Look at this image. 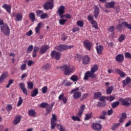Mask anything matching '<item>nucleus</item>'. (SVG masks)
<instances>
[{
	"label": "nucleus",
	"instance_id": "f257e3e1",
	"mask_svg": "<svg viewBox=\"0 0 131 131\" xmlns=\"http://www.w3.org/2000/svg\"><path fill=\"white\" fill-rule=\"evenodd\" d=\"M60 71L63 72L64 75H70L75 71V67L73 66H68V64H64L62 67H58Z\"/></svg>",
	"mask_w": 131,
	"mask_h": 131
},
{
	"label": "nucleus",
	"instance_id": "f03ea898",
	"mask_svg": "<svg viewBox=\"0 0 131 131\" xmlns=\"http://www.w3.org/2000/svg\"><path fill=\"white\" fill-rule=\"evenodd\" d=\"M98 66L97 64H94L92 68H91V70L90 71H87L85 73L84 76V80H88L90 77L91 78H95L96 77V75H95V73L96 71H98Z\"/></svg>",
	"mask_w": 131,
	"mask_h": 131
},
{
	"label": "nucleus",
	"instance_id": "7ed1b4c3",
	"mask_svg": "<svg viewBox=\"0 0 131 131\" xmlns=\"http://www.w3.org/2000/svg\"><path fill=\"white\" fill-rule=\"evenodd\" d=\"M0 29L6 35V36H8L11 34V31L10 30V27L6 23H4V20L3 19H0Z\"/></svg>",
	"mask_w": 131,
	"mask_h": 131
},
{
	"label": "nucleus",
	"instance_id": "20e7f679",
	"mask_svg": "<svg viewBox=\"0 0 131 131\" xmlns=\"http://www.w3.org/2000/svg\"><path fill=\"white\" fill-rule=\"evenodd\" d=\"M78 91H79V87H77L70 92V94H73V98L74 100H78L79 98L81 97V92Z\"/></svg>",
	"mask_w": 131,
	"mask_h": 131
},
{
	"label": "nucleus",
	"instance_id": "39448f33",
	"mask_svg": "<svg viewBox=\"0 0 131 131\" xmlns=\"http://www.w3.org/2000/svg\"><path fill=\"white\" fill-rule=\"evenodd\" d=\"M74 47V46H68L67 45H60L56 46L54 49L56 51L58 52H63L66 51V50H70V49H72Z\"/></svg>",
	"mask_w": 131,
	"mask_h": 131
},
{
	"label": "nucleus",
	"instance_id": "423d86ee",
	"mask_svg": "<svg viewBox=\"0 0 131 131\" xmlns=\"http://www.w3.org/2000/svg\"><path fill=\"white\" fill-rule=\"evenodd\" d=\"M88 19L90 22H91V24L95 29H99V27L98 26V23L96 20L94 19V16L93 15H89L88 16Z\"/></svg>",
	"mask_w": 131,
	"mask_h": 131
},
{
	"label": "nucleus",
	"instance_id": "0eeeda50",
	"mask_svg": "<svg viewBox=\"0 0 131 131\" xmlns=\"http://www.w3.org/2000/svg\"><path fill=\"white\" fill-rule=\"evenodd\" d=\"M54 0H50L49 2H46L43 4L45 10H52L54 8Z\"/></svg>",
	"mask_w": 131,
	"mask_h": 131
},
{
	"label": "nucleus",
	"instance_id": "6e6552de",
	"mask_svg": "<svg viewBox=\"0 0 131 131\" xmlns=\"http://www.w3.org/2000/svg\"><path fill=\"white\" fill-rule=\"evenodd\" d=\"M51 58H53V59H55V60L59 61V60L61 59V53L53 50L51 53Z\"/></svg>",
	"mask_w": 131,
	"mask_h": 131
},
{
	"label": "nucleus",
	"instance_id": "1a4fd4ad",
	"mask_svg": "<svg viewBox=\"0 0 131 131\" xmlns=\"http://www.w3.org/2000/svg\"><path fill=\"white\" fill-rule=\"evenodd\" d=\"M83 45L88 51L90 52L92 50V47H93V43L90 40L86 39L83 42Z\"/></svg>",
	"mask_w": 131,
	"mask_h": 131
},
{
	"label": "nucleus",
	"instance_id": "9d476101",
	"mask_svg": "<svg viewBox=\"0 0 131 131\" xmlns=\"http://www.w3.org/2000/svg\"><path fill=\"white\" fill-rule=\"evenodd\" d=\"M119 101L122 102V105L124 106H129V105L131 104V99L129 98L125 99H122V98H120Z\"/></svg>",
	"mask_w": 131,
	"mask_h": 131
},
{
	"label": "nucleus",
	"instance_id": "9b49d317",
	"mask_svg": "<svg viewBox=\"0 0 131 131\" xmlns=\"http://www.w3.org/2000/svg\"><path fill=\"white\" fill-rule=\"evenodd\" d=\"M12 17H15V21L17 22L22 21V19H23V15L21 13H16L15 12H13L12 13Z\"/></svg>",
	"mask_w": 131,
	"mask_h": 131
},
{
	"label": "nucleus",
	"instance_id": "f8f14e48",
	"mask_svg": "<svg viewBox=\"0 0 131 131\" xmlns=\"http://www.w3.org/2000/svg\"><path fill=\"white\" fill-rule=\"evenodd\" d=\"M57 116L55 115V114H53L51 121V129H54L55 127H56V126L57 125L56 124V122L57 121Z\"/></svg>",
	"mask_w": 131,
	"mask_h": 131
},
{
	"label": "nucleus",
	"instance_id": "ddd939ff",
	"mask_svg": "<svg viewBox=\"0 0 131 131\" xmlns=\"http://www.w3.org/2000/svg\"><path fill=\"white\" fill-rule=\"evenodd\" d=\"M92 128L94 130L101 131L102 130V125L98 123H93L92 125Z\"/></svg>",
	"mask_w": 131,
	"mask_h": 131
},
{
	"label": "nucleus",
	"instance_id": "4468645a",
	"mask_svg": "<svg viewBox=\"0 0 131 131\" xmlns=\"http://www.w3.org/2000/svg\"><path fill=\"white\" fill-rule=\"evenodd\" d=\"M19 86L21 91H22L23 93L24 94H25V95L26 96H28V90H27V89H26V88L25 87V84H24V83H23V82L20 83L19 84Z\"/></svg>",
	"mask_w": 131,
	"mask_h": 131
},
{
	"label": "nucleus",
	"instance_id": "2eb2a0df",
	"mask_svg": "<svg viewBox=\"0 0 131 131\" xmlns=\"http://www.w3.org/2000/svg\"><path fill=\"white\" fill-rule=\"evenodd\" d=\"M91 61V58L88 55H84L82 57V63L83 65H89Z\"/></svg>",
	"mask_w": 131,
	"mask_h": 131
},
{
	"label": "nucleus",
	"instance_id": "dca6fc26",
	"mask_svg": "<svg viewBox=\"0 0 131 131\" xmlns=\"http://www.w3.org/2000/svg\"><path fill=\"white\" fill-rule=\"evenodd\" d=\"M96 50L98 55H102V54H103L104 47H103L102 45H100L96 47Z\"/></svg>",
	"mask_w": 131,
	"mask_h": 131
},
{
	"label": "nucleus",
	"instance_id": "f3484780",
	"mask_svg": "<svg viewBox=\"0 0 131 131\" xmlns=\"http://www.w3.org/2000/svg\"><path fill=\"white\" fill-rule=\"evenodd\" d=\"M49 49L50 47L48 45L42 46L40 49L39 53L41 55H43Z\"/></svg>",
	"mask_w": 131,
	"mask_h": 131
},
{
	"label": "nucleus",
	"instance_id": "a211bd4d",
	"mask_svg": "<svg viewBox=\"0 0 131 131\" xmlns=\"http://www.w3.org/2000/svg\"><path fill=\"white\" fill-rule=\"evenodd\" d=\"M115 59L117 62L121 63L122 62H123V60H124V56H123V54H118L117 55Z\"/></svg>",
	"mask_w": 131,
	"mask_h": 131
},
{
	"label": "nucleus",
	"instance_id": "6ab92c4d",
	"mask_svg": "<svg viewBox=\"0 0 131 131\" xmlns=\"http://www.w3.org/2000/svg\"><path fill=\"white\" fill-rule=\"evenodd\" d=\"M58 100L59 101H61V100L62 101L63 104H66V103H67V101H68V98L64 97V93H62L59 96Z\"/></svg>",
	"mask_w": 131,
	"mask_h": 131
},
{
	"label": "nucleus",
	"instance_id": "aec40b11",
	"mask_svg": "<svg viewBox=\"0 0 131 131\" xmlns=\"http://www.w3.org/2000/svg\"><path fill=\"white\" fill-rule=\"evenodd\" d=\"M115 6V3L114 2V1H112L111 2L106 3L105 5V7L107 9H112L114 8Z\"/></svg>",
	"mask_w": 131,
	"mask_h": 131
},
{
	"label": "nucleus",
	"instance_id": "412c9836",
	"mask_svg": "<svg viewBox=\"0 0 131 131\" xmlns=\"http://www.w3.org/2000/svg\"><path fill=\"white\" fill-rule=\"evenodd\" d=\"M2 8L3 9H5V10H6V12H7L8 14H11V6L7 4H5L4 5L2 6Z\"/></svg>",
	"mask_w": 131,
	"mask_h": 131
},
{
	"label": "nucleus",
	"instance_id": "4be33fe9",
	"mask_svg": "<svg viewBox=\"0 0 131 131\" xmlns=\"http://www.w3.org/2000/svg\"><path fill=\"white\" fill-rule=\"evenodd\" d=\"M100 13V9L97 6L94 7V17L96 19L99 16V14Z\"/></svg>",
	"mask_w": 131,
	"mask_h": 131
},
{
	"label": "nucleus",
	"instance_id": "5701e85b",
	"mask_svg": "<svg viewBox=\"0 0 131 131\" xmlns=\"http://www.w3.org/2000/svg\"><path fill=\"white\" fill-rule=\"evenodd\" d=\"M41 27H42V23H39L37 24V27L35 28V33L39 34Z\"/></svg>",
	"mask_w": 131,
	"mask_h": 131
},
{
	"label": "nucleus",
	"instance_id": "b1692460",
	"mask_svg": "<svg viewBox=\"0 0 131 131\" xmlns=\"http://www.w3.org/2000/svg\"><path fill=\"white\" fill-rule=\"evenodd\" d=\"M115 72H116V73H118V74H119V75H120L121 77H125V76H126V74H125V73L121 71L118 69H115Z\"/></svg>",
	"mask_w": 131,
	"mask_h": 131
},
{
	"label": "nucleus",
	"instance_id": "393cba45",
	"mask_svg": "<svg viewBox=\"0 0 131 131\" xmlns=\"http://www.w3.org/2000/svg\"><path fill=\"white\" fill-rule=\"evenodd\" d=\"M41 69L43 71H48L51 69V64L50 63H46L41 67Z\"/></svg>",
	"mask_w": 131,
	"mask_h": 131
},
{
	"label": "nucleus",
	"instance_id": "a878e982",
	"mask_svg": "<svg viewBox=\"0 0 131 131\" xmlns=\"http://www.w3.org/2000/svg\"><path fill=\"white\" fill-rule=\"evenodd\" d=\"M8 77V72H5L2 73L0 77V83L3 82L4 79H6Z\"/></svg>",
	"mask_w": 131,
	"mask_h": 131
},
{
	"label": "nucleus",
	"instance_id": "bb28decb",
	"mask_svg": "<svg viewBox=\"0 0 131 131\" xmlns=\"http://www.w3.org/2000/svg\"><path fill=\"white\" fill-rule=\"evenodd\" d=\"M20 121H21V116H17L13 121V124H14V125H16V124H18Z\"/></svg>",
	"mask_w": 131,
	"mask_h": 131
},
{
	"label": "nucleus",
	"instance_id": "cd10ccee",
	"mask_svg": "<svg viewBox=\"0 0 131 131\" xmlns=\"http://www.w3.org/2000/svg\"><path fill=\"white\" fill-rule=\"evenodd\" d=\"M37 95H38V89L37 88H35L32 91L31 96V97H36Z\"/></svg>",
	"mask_w": 131,
	"mask_h": 131
},
{
	"label": "nucleus",
	"instance_id": "c85d7f7f",
	"mask_svg": "<svg viewBox=\"0 0 131 131\" xmlns=\"http://www.w3.org/2000/svg\"><path fill=\"white\" fill-rule=\"evenodd\" d=\"M131 81V79L129 77H127L126 79L123 81L122 83L123 84V88H124L126 84H128Z\"/></svg>",
	"mask_w": 131,
	"mask_h": 131
},
{
	"label": "nucleus",
	"instance_id": "c756f323",
	"mask_svg": "<svg viewBox=\"0 0 131 131\" xmlns=\"http://www.w3.org/2000/svg\"><path fill=\"white\" fill-rule=\"evenodd\" d=\"M58 14H64L65 13V7L64 6H61L58 10Z\"/></svg>",
	"mask_w": 131,
	"mask_h": 131
},
{
	"label": "nucleus",
	"instance_id": "7c9ffc66",
	"mask_svg": "<svg viewBox=\"0 0 131 131\" xmlns=\"http://www.w3.org/2000/svg\"><path fill=\"white\" fill-rule=\"evenodd\" d=\"M52 110H53V108L52 107H50V105L48 104L47 107L46 108L45 115H49V114H50V112H52Z\"/></svg>",
	"mask_w": 131,
	"mask_h": 131
},
{
	"label": "nucleus",
	"instance_id": "2f4dec72",
	"mask_svg": "<svg viewBox=\"0 0 131 131\" xmlns=\"http://www.w3.org/2000/svg\"><path fill=\"white\" fill-rule=\"evenodd\" d=\"M29 18L32 21V22L35 20V14L33 12L30 13L29 14Z\"/></svg>",
	"mask_w": 131,
	"mask_h": 131
},
{
	"label": "nucleus",
	"instance_id": "473e14b6",
	"mask_svg": "<svg viewBox=\"0 0 131 131\" xmlns=\"http://www.w3.org/2000/svg\"><path fill=\"white\" fill-rule=\"evenodd\" d=\"M114 89V86H113V85H111V86L108 87L107 89L106 90L107 95H111V94H112V91H113Z\"/></svg>",
	"mask_w": 131,
	"mask_h": 131
},
{
	"label": "nucleus",
	"instance_id": "72a5a7b5",
	"mask_svg": "<svg viewBox=\"0 0 131 131\" xmlns=\"http://www.w3.org/2000/svg\"><path fill=\"white\" fill-rule=\"evenodd\" d=\"M102 96V93L98 92H95L94 93V95L93 97V98L96 99H99L100 97H101Z\"/></svg>",
	"mask_w": 131,
	"mask_h": 131
},
{
	"label": "nucleus",
	"instance_id": "f704fd0d",
	"mask_svg": "<svg viewBox=\"0 0 131 131\" xmlns=\"http://www.w3.org/2000/svg\"><path fill=\"white\" fill-rule=\"evenodd\" d=\"M28 114L29 116H35L37 113L34 110H30L28 112Z\"/></svg>",
	"mask_w": 131,
	"mask_h": 131
},
{
	"label": "nucleus",
	"instance_id": "c9c22d12",
	"mask_svg": "<svg viewBox=\"0 0 131 131\" xmlns=\"http://www.w3.org/2000/svg\"><path fill=\"white\" fill-rule=\"evenodd\" d=\"M97 106H98V107L103 108V107H105V106H106V101L98 102Z\"/></svg>",
	"mask_w": 131,
	"mask_h": 131
},
{
	"label": "nucleus",
	"instance_id": "e433bc0d",
	"mask_svg": "<svg viewBox=\"0 0 131 131\" xmlns=\"http://www.w3.org/2000/svg\"><path fill=\"white\" fill-rule=\"evenodd\" d=\"M124 39H125V35L122 34L119 36V37L118 39V41H119V42H122V41H123Z\"/></svg>",
	"mask_w": 131,
	"mask_h": 131
},
{
	"label": "nucleus",
	"instance_id": "4c0bfd02",
	"mask_svg": "<svg viewBox=\"0 0 131 131\" xmlns=\"http://www.w3.org/2000/svg\"><path fill=\"white\" fill-rule=\"evenodd\" d=\"M92 116H93V113L86 114L84 119L85 120H89V119H91V118H92Z\"/></svg>",
	"mask_w": 131,
	"mask_h": 131
},
{
	"label": "nucleus",
	"instance_id": "58836bf2",
	"mask_svg": "<svg viewBox=\"0 0 131 131\" xmlns=\"http://www.w3.org/2000/svg\"><path fill=\"white\" fill-rule=\"evenodd\" d=\"M56 126L58 129H59L60 131H66V129H65V127L63 126V125L61 124H57L56 125Z\"/></svg>",
	"mask_w": 131,
	"mask_h": 131
},
{
	"label": "nucleus",
	"instance_id": "ea45409f",
	"mask_svg": "<svg viewBox=\"0 0 131 131\" xmlns=\"http://www.w3.org/2000/svg\"><path fill=\"white\" fill-rule=\"evenodd\" d=\"M33 82L29 81L27 82V87L29 90H32L33 89Z\"/></svg>",
	"mask_w": 131,
	"mask_h": 131
},
{
	"label": "nucleus",
	"instance_id": "a19ab883",
	"mask_svg": "<svg viewBox=\"0 0 131 131\" xmlns=\"http://www.w3.org/2000/svg\"><path fill=\"white\" fill-rule=\"evenodd\" d=\"M119 125H120V123H114L111 127V129H112V130H115V129L117 128V127L119 126Z\"/></svg>",
	"mask_w": 131,
	"mask_h": 131
},
{
	"label": "nucleus",
	"instance_id": "79ce46f5",
	"mask_svg": "<svg viewBox=\"0 0 131 131\" xmlns=\"http://www.w3.org/2000/svg\"><path fill=\"white\" fill-rule=\"evenodd\" d=\"M70 79L72 81H77L78 80V77L76 75H73L71 77Z\"/></svg>",
	"mask_w": 131,
	"mask_h": 131
},
{
	"label": "nucleus",
	"instance_id": "37998d69",
	"mask_svg": "<svg viewBox=\"0 0 131 131\" xmlns=\"http://www.w3.org/2000/svg\"><path fill=\"white\" fill-rule=\"evenodd\" d=\"M119 105V101H115V102H113L111 104V106H112V108H116V107H117Z\"/></svg>",
	"mask_w": 131,
	"mask_h": 131
},
{
	"label": "nucleus",
	"instance_id": "c03bdc74",
	"mask_svg": "<svg viewBox=\"0 0 131 131\" xmlns=\"http://www.w3.org/2000/svg\"><path fill=\"white\" fill-rule=\"evenodd\" d=\"M76 24L79 27H83V25H84V23L82 20H77Z\"/></svg>",
	"mask_w": 131,
	"mask_h": 131
},
{
	"label": "nucleus",
	"instance_id": "a18cd8bd",
	"mask_svg": "<svg viewBox=\"0 0 131 131\" xmlns=\"http://www.w3.org/2000/svg\"><path fill=\"white\" fill-rule=\"evenodd\" d=\"M36 16L37 17H41V15L43 14V11L42 10H37L36 11Z\"/></svg>",
	"mask_w": 131,
	"mask_h": 131
},
{
	"label": "nucleus",
	"instance_id": "49530a36",
	"mask_svg": "<svg viewBox=\"0 0 131 131\" xmlns=\"http://www.w3.org/2000/svg\"><path fill=\"white\" fill-rule=\"evenodd\" d=\"M22 103H23V99H22V97H19L18 101L17 102V106L20 107V106L22 105Z\"/></svg>",
	"mask_w": 131,
	"mask_h": 131
},
{
	"label": "nucleus",
	"instance_id": "de8ad7c7",
	"mask_svg": "<svg viewBox=\"0 0 131 131\" xmlns=\"http://www.w3.org/2000/svg\"><path fill=\"white\" fill-rule=\"evenodd\" d=\"M33 50V46L30 45L29 46V47L27 49V53L28 54H29V53H31V52H32Z\"/></svg>",
	"mask_w": 131,
	"mask_h": 131
},
{
	"label": "nucleus",
	"instance_id": "09e8293b",
	"mask_svg": "<svg viewBox=\"0 0 131 131\" xmlns=\"http://www.w3.org/2000/svg\"><path fill=\"white\" fill-rule=\"evenodd\" d=\"M48 105H49V103H48L47 102H42V103H40V107L41 108H47Z\"/></svg>",
	"mask_w": 131,
	"mask_h": 131
},
{
	"label": "nucleus",
	"instance_id": "8fccbe9b",
	"mask_svg": "<svg viewBox=\"0 0 131 131\" xmlns=\"http://www.w3.org/2000/svg\"><path fill=\"white\" fill-rule=\"evenodd\" d=\"M123 26L126 27L128 29H130V30H131V24H128L127 22L124 21L123 22Z\"/></svg>",
	"mask_w": 131,
	"mask_h": 131
},
{
	"label": "nucleus",
	"instance_id": "3c124183",
	"mask_svg": "<svg viewBox=\"0 0 131 131\" xmlns=\"http://www.w3.org/2000/svg\"><path fill=\"white\" fill-rule=\"evenodd\" d=\"M106 100L109 101V102H112V101L115 100V97L113 96H110L109 97H106Z\"/></svg>",
	"mask_w": 131,
	"mask_h": 131
},
{
	"label": "nucleus",
	"instance_id": "603ef678",
	"mask_svg": "<svg viewBox=\"0 0 131 131\" xmlns=\"http://www.w3.org/2000/svg\"><path fill=\"white\" fill-rule=\"evenodd\" d=\"M12 108H13V106L11 104H8L6 106V109L7 111H8V112H10V111H11Z\"/></svg>",
	"mask_w": 131,
	"mask_h": 131
},
{
	"label": "nucleus",
	"instance_id": "864d4df0",
	"mask_svg": "<svg viewBox=\"0 0 131 131\" xmlns=\"http://www.w3.org/2000/svg\"><path fill=\"white\" fill-rule=\"evenodd\" d=\"M72 119L74 121H80V118L78 116H73L72 117Z\"/></svg>",
	"mask_w": 131,
	"mask_h": 131
},
{
	"label": "nucleus",
	"instance_id": "5fc2aeb1",
	"mask_svg": "<svg viewBox=\"0 0 131 131\" xmlns=\"http://www.w3.org/2000/svg\"><path fill=\"white\" fill-rule=\"evenodd\" d=\"M41 92H42V94H47V92H48V86H44L41 89Z\"/></svg>",
	"mask_w": 131,
	"mask_h": 131
},
{
	"label": "nucleus",
	"instance_id": "6e6d98bb",
	"mask_svg": "<svg viewBox=\"0 0 131 131\" xmlns=\"http://www.w3.org/2000/svg\"><path fill=\"white\" fill-rule=\"evenodd\" d=\"M40 19H46V18H49V15H48V13H44L43 12V14L40 16Z\"/></svg>",
	"mask_w": 131,
	"mask_h": 131
},
{
	"label": "nucleus",
	"instance_id": "4d7b16f0",
	"mask_svg": "<svg viewBox=\"0 0 131 131\" xmlns=\"http://www.w3.org/2000/svg\"><path fill=\"white\" fill-rule=\"evenodd\" d=\"M66 22H67V19H61L59 20V24L60 25H64Z\"/></svg>",
	"mask_w": 131,
	"mask_h": 131
},
{
	"label": "nucleus",
	"instance_id": "13d9d810",
	"mask_svg": "<svg viewBox=\"0 0 131 131\" xmlns=\"http://www.w3.org/2000/svg\"><path fill=\"white\" fill-rule=\"evenodd\" d=\"M20 69L21 71H24V70H26V63H23L20 66Z\"/></svg>",
	"mask_w": 131,
	"mask_h": 131
},
{
	"label": "nucleus",
	"instance_id": "bf43d9fd",
	"mask_svg": "<svg viewBox=\"0 0 131 131\" xmlns=\"http://www.w3.org/2000/svg\"><path fill=\"white\" fill-rule=\"evenodd\" d=\"M88 96H89V93L83 94L82 96V97L81 98V100L82 101V100H84V99H86V98H88Z\"/></svg>",
	"mask_w": 131,
	"mask_h": 131
},
{
	"label": "nucleus",
	"instance_id": "052dcab7",
	"mask_svg": "<svg viewBox=\"0 0 131 131\" xmlns=\"http://www.w3.org/2000/svg\"><path fill=\"white\" fill-rule=\"evenodd\" d=\"M99 101L101 102H106V96H100L99 98Z\"/></svg>",
	"mask_w": 131,
	"mask_h": 131
},
{
	"label": "nucleus",
	"instance_id": "680f3d73",
	"mask_svg": "<svg viewBox=\"0 0 131 131\" xmlns=\"http://www.w3.org/2000/svg\"><path fill=\"white\" fill-rule=\"evenodd\" d=\"M123 26V23H122V24H119L117 25V29H118V30H121V29H122V28Z\"/></svg>",
	"mask_w": 131,
	"mask_h": 131
},
{
	"label": "nucleus",
	"instance_id": "e2e57ef3",
	"mask_svg": "<svg viewBox=\"0 0 131 131\" xmlns=\"http://www.w3.org/2000/svg\"><path fill=\"white\" fill-rule=\"evenodd\" d=\"M80 30V29L79 28V27H75L73 28L72 29V32H76L77 31H79V30Z\"/></svg>",
	"mask_w": 131,
	"mask_h": 131
},
{
	"label": "nucleus",
	"instance_id": "0e129e2a",
	"mask_svg": "<svg viewBox=\"0 0 131 131\" xmlns=\"http://www.w3.org/2000/svg\"><path fill=\"white\" fill-rule=\"evenodd\" d=\"M83 114V112H81V111L79 110V111L77 114V116H78V117L80 118V117H81V116H82Z\"/></svg>",
	"mask_w": 131,
	"mask_h": 131
},
{
	"label": "nucleus",
	"instance_id": "69168bd1",
	"mask_svg": "<svg viewBox=\"0 0 131 131\" xmlns=\"http://www.w3.org/2000/svg\"><path fill=\"white\" fill-rule=\"evenodd\" d=\"M85 108V105L84 104H82L81 105L80 108L79 110V111H81L82 112H83Z\"/></svg>",
	"mask_w": 131,
	"mask_h": 131
},
{
	"label": "nucleus",
	"instance_id": "338daca9",
	"mask_svg": "<svg viewBox=\"0 0 131 131\" xmlns=\"http://www.w3.org/2000/svg\"><path fill=\"white\" fill-rule=\"evenodd\" d=\"M26 35H27V36H31V35H32V30H30L29 31L27 32Z\"/></svg>",
	"mask_w": 131,
	"mask_h": 131
},
{
	"label": "nucleus",
	"instance_id": "774afa93",
	"mask_svg": "<svg viewBox=\"0 0 131 131\" xmlns=\"http://www.w3.org/2000/svg\"><path fill=\"white\" fill-rule=\"evenodd\" d=\"M113 114V110L111 108L107 111V115H112Z\"/></svg>",
	"mask_w": 131,
	"mask_h": 131
}]
</instances>
